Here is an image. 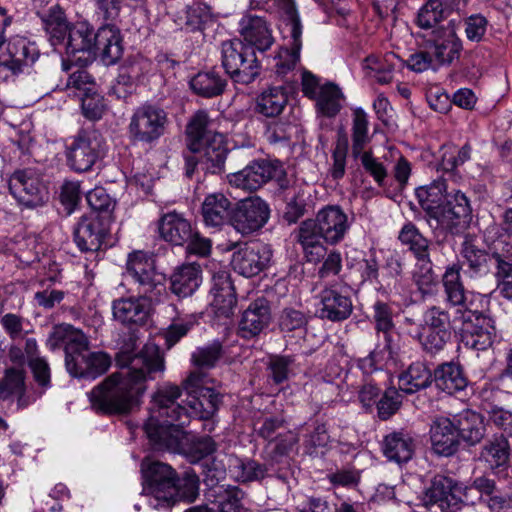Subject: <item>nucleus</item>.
<instances>
[{
    "instance_id": "nucleus-1",
    "label": "nucleus",
    "mask_w": 512,
    "mask_h": 512,
    "mask_svg": "<svg viewBox=\"0 0 512 512\" xmlns=\"http://www.w3.org/2000/svg\"><path fill=\"white\" fill-rule=\"evenodd\" d=\"M208 375L194 370L183 380L182 388L164 384L153 395L152 415L144 424V431L156 451H179L183 428L190 416L200 420L212 419L223 405L224 394L206 386Z\"/></svg>"
},
{
    "instance_id": "nucleus-2",
    "label": "nucleus",
    "mask_w": 512,
    "mask_h": 512,
    "mask_svg": "<svg viewBox=\"0 0 512 512\" xmlns=\"http://www.w3.org/2000/svg\"><path fill=\"white\" fill-rule=\"evenodd\" d=\"M126 367L106 376L87 393L92 410L102 416H126L138 410L147 389V380L165 369L158 346L146 344Z\"/></svg>"
},
{
    "instance_id": "nucleus-3",
    "label": "nucleus",
    "mask_w": 512,
    "mask_h": 512,
    "mask_svg": "<svg viewBox=\"0 0 512 512\" xmlns=\"http://www.w3.org/2000/svg\"><path fill=\"white\" fill-rule=\"evenodd\" d=\"M512 208L506 209L504 222L488 230L487 248L481 247L476 234L463 233L460 245L462 266L470 277H483L492 272L496 288L493 293L512 299Z\"/></svg>"
},
{
    "instance_id": "nucleus-4",
    "label": "nucleus",
    "mask_w": 512,
    "mask_h": 512,
    "mask_svg": "<svg viewBox=\"0 0 512 512\" xmlns=\"http://www.w3.org/2000/svg\"><path fill=\"white\" fill-rule=\"evenodd\" d=\"M415 196L431 228L451 236H461L469 228L472 221L470 200L458 189L448 191L445 179L438 178L416 188Z\"/></svg>"
},
{
    "instance_id": "nucleus-5",
    "label": "nucleus",
    "mask_w": 512,
    "mask_h": 512,
    "mask_svg": "<svg viewBox=\"0 0 512 512\" xmlns=\"http://www.w3.org/2000/svg\"><path fill=\"white\" fill-rule=\"evenodd\" d=\"M143 490L153 496L156 509H170L179 502L192 503L199 496L198 473L189 468L181 475L167 463L143 460Z\"/></svg>"
},
{
    "instance_id": "nucleus-6",
    "label": "nucleus",
    "mask_w": 512,
    "mask_h": 512,
    "mask_svg": "<svg viewBox=\"0 0 512 512\" xmlns=\"http://www.w3.org/2000/svg\"><path fill=\"white\" fill-rule=\"evenodd\" d=\"M48 343L52 349L64 346L66 370L73 378L92 381L111 367V356L103 351H91L86 335L71 324L55 325Z\"/></svg>"
},
{
    "instance_id": "nucleus-7",
    "label": "nucleus",
    "mask_w": 512,
    "mask_h": 512,
    "mask_svg": "<svg viewBox=\"0 0 512 512\" xmlns=\"http://www.w3.org/2000/svg\"><path fill=\"white\" fill-rule=\"evenodd\" d=\"M66 54L75 57L77 53L99 56L104 65L116 64L123 55V37L120 29L113 26H100L95 31L88 21H76L71 24L63 44Z\"/></svg>"
},
{
    "instance_id": "nucleus-8",
    "label": "nucleus",
    "mask_w": 512,
    "mask_h": 512,
    "mask_svg": "<svg viewBox=\"0 0 512 512\" xmlns=\"http://www.w3.org/2000/svg\"><path fill=\"white\" fill-rule=\"evenodd\" d=\"M221 65L234 84L249 85L261 73L255 50L239 38L222 42Z\"/></svg>"
},
{
    "instance_id": "nucleus-9",
    "label": "nucleus",
    "mask_w": 512,
    "mask_h": 512,
    "mask_svg": "<svg viewBox=\"0 0 512 512\" xmlns=\"http://www.w3.org/2000/svg\"><path fill=\"white\" fill-rule=\"evenodd\" d=\"M104 153L105 140L102 133L93 125L83 126L66 146V164L76 173L89 172L103 158Z\"/></svg>"
},
{
    "instance_id": "nucleus-10",
    "label": "nucleus",
    "mask_w": 512,
    "mask_h": 512,
    "mask_svg": "<svg viewBox=\"0 0 512 512\" xmlns=\"http://www.w3.org/2000/svg\"><path fill=\"white\" fill-rule=\"evenodd\" d=\"M228 153L224 135L215 134L210 140L200 144V147H195V151L193 148L183 151L184 175L188 179H192L198 171L220 175L225 171Z\"/></svg>"
},
{
    "instance_id": "nucleus-11",
    "label": "nucleus",
    "mask_w": 512,
    "mask_h": 512,
    "mask_svg": "<svg viewBox=\"0 0 512 512\" xmlns=\"http://www.w3.org/2000/svg\"><path fill=\"white\" fill-rule=\"evenodd\" d=\"M167 112L151 103H144L133 112L128 125V138L133 145H152L166 132Z\"/></svg>"
},
{
    "instance_id": "nucleus-12",
    "label": "nucleus",
    "mask_w": 512,
    "mask_h": 512,
    "mask_svg": "<svg viewBox=\"0 0 512 512\" xmlns=\"http://www.w3.org/2000/svg\"><path fill=\"white\" fill-rule=\"evenodd\" d=\"M272 180L276 181L280 191H286L290 186L287 172L279 160H253L230 176L232 184L250 192L258 190Z\"/></svg>"
},
{
    "instance_id": "nucleus-13",
    "label": "nucleus",
    "mask_w": 512,
    "mask_h": 512,
    "mask_svg": "<svg viewBox=\"0 0 512 512\" xmlns=\"http://www.w3.org/2000/svg\"><path fill=\"white\" fill-rule=\"evenodd\" d=\"M228 470L231 478L242 485L262 484L271 478H276L285 484L289 480V470L276 467L273 461L259 462L254 458L239 457L235 454L228 457Z\"/></svg>"
},
{
    "instance_id": "nucleus-14",
    "label": "nucleus",
    "mask_w": 512,
    "mask_h": 512,
    "mask_svg": "<svg viewBox=\"0 0 512 512\" xmlns=\"http://www.w3.org/2000/svg\"><path fill=\"white\" fill-rule=\"evenodd\" d=\"M105 217L82 215L73 227V242L82 253H98L112 246L111 225Z\"/></svg>"
},
{
    "instance_id": "nucleus-15",
    "label": "nucleus",
    "mask_w": 512,
    "mask_h": 512,
    "mask_svg": "<svg viewBox=\"0 0 512 512\" xmlns=\"http://www.w3.org/2000/svg\"><path fill=\"white\" fill-rule=\"evenodd\" d=\"M495 335L494 321L490 316L472 309L462 313L459 339L464 347L484 351L491 347Z\"/></svg>"
},
{
    "instance_id": "nucleus-16",
    "label": "nucleus",
    "mask_w": 512,
    "mask_h": 512,
    "mask_svg": "<svg viewBox=\"0 0 512 512\" xmlns=\"http://www.w3.org/2000/svg\"><path fill=\"white\" fill-rule=\"evenodd\" d=\"M300 226L330 245L341 242L350 227L347 215L338 205H328L320 209L315 219H306Z\"/></svg>"
},
{
    "instance_id": "nucleus-17",
    "label": "nucleus",
    "mask_w": 512,
    "mask_h": 512,
    "mask_svg": "<svg viewBox=\"0 0 512 512\" xmlns=\"http://www.w3.org/2000/svg\"><path fill=\"white\" fill-rule=\"evenodd\" d=\"M8 188L18 204L26 208L41 207L49 199L48 188L31 169L14 171L9 177Z\"/></svg>"
},
{
    "instance_id": "nucleus-18",
    "label": "nucleus",
    "mask_w": 512,
    "mask_h": 512,
    "mask_svg": "<svg viewBox=\"0 0 512 512\" xmlns=\"http://www.w3.org/2000/svg\"><path fill=\"white\" fill-rule=\"evenodd\" d=\"M126 271L145 294L161 295L166 287V276L155 269V260L152 255L143 251H133L128 254Z\"/></svg>"
},
{
    "instance_id": "nucleus-19",
    "label": "nucleus",
    "mask_w": 512,
    "mask_h": 512,
    "mask_svg": "<svg viewBox=\"0 0 512 512\" xmlns=\"http://www.w3.org/2000/svg\"><path fill=\"white\" fill-rule=\"evenodd\" d=\"M269 204L258 196L240 200L231 214V225L242 235L261 230L270 218Z\"/></svg>"
},
{
    "instance_id": "nucleus-20",
    "label": "nucleus",
    "mask_w": 512,
    "mask_h": 512,
    "mask_svg": "<svg viewBox=\"0 0 512 512\" xmlns=\"http://www.w3.org/2000/svg\"><path fill=\"white\" fill-rule=\"evenodd\" d=\"M5 49L0 51V73L9 70L17 76L31 67L40 56L35 42L23 36H13L7 39Z\"/></svg>"
},
{
    "instance_id": "nucleus-21",
    "label": "nucleus",
    "mask_w": 512,
    "mask_h": 512,
    "mask_svg": "<svg viewBox=\"0 0 512 512\" xmlns=\"http://www.w3.org/2000/svg\"><path fill=\"white\" fill-rule=\"evenodd\" d=\"M425 503L437 504L444 512H456L468 500V489L451 477L436 475L425 490Z\"/></svg>"
},
{
    "instance_id": "nucleus-22",
    "label": "nucleus",
    "mask_w": 512,
    "mask_h": 512,
    "mask_svg": "<svg viewBox=\"0 0 512 512\" xmlns=\"http://www.w3.org/2000/svg\"><path fill=\"white\" fill-rule=\"evenodd\" d=\"M273 250L262 241H250L239 246L232 255L231 265L235 272L250 278L266 269L272 259Z\"/></svg>"
},
{
    "instance_id": "nucleus-23",
    "label": "nucleus",
    "mask_w": 512,
    "mask_h": 512,
    "mask_svg": "<svg viewBox=\"0 0 512 512\" xmlns=\"http://www.w3.org/2000/svg\"><path fill=\"white\" fill-rule=\"evenodd\" d=\"M353 310V300L347 289L331 286L320 291L316 315L321 320L340 323L349 319Z\"/></svg>"
},
{
    "instance_id": "nucleus-24",
    "label": "nucleus",
    "mask_w": 512,
    "mask_h": 512,
    "mask_svg": "<svg viewBox=\"0 0 512 512\" xmlns=\"http://www.w3.org/2000/svg\"><path fill=\"white\" fill-rule=\"evenodd\" d=\"M425 47L433 49V56L439 66H450L458 60L463 44L456 33L453 21H450L447 26L434 29L430 38L425 41Z\"/></svg>"
},
{
    "instance_id": "nucleus-25",
    "label": "nucleus",
    "mask_w": 512,
    "mask_h": 512,
    "mask_svg": "<svg viewBox=\"0 0 512 512\" xmlns=\"http://www.w3.org/2000/svg\"><path fill=\"white\" fill-rule=\"evenodd\" d=\"M271 321V302L265 297H258L242 312L237 333L241 338L251 340L266 330Z\"/></svg>"
},
{
    "instance_id": "nucleus-26",
    "label": "nucleus",
    "mask_w": 512,
    "mask_h": 512,
    "mask_svg": "<svg viewBox=\"0 0 512 512\" xmlns=\"http://www.w3.org/2000/svg\"><path fill=\"white\" fill-rule=\"evenodd\" d=\"M507 365L506 368L494 379L495 385L492 390L493 402L484 403L483 408L489 415V419L495 426L502 429L504 434L512 432L510 426L512 425V412L505 410L500 405L501 397L509 391L506 390L507 385L505 380L512 375V349H509L506 354Z\"/></svg>"
},
{
    "instance_id": "nucleus-27",
    "label": "nucleus",
    "mask_w": 512,
    "mask_h": 512,
    "mask_svg": "<svg viewBox=\"0 0 512 512\" xmlns=\"http://www.w3.org/2000/svg\"><path fill=\"white\" fill-rule=\"evenodd\" d=\"M238 31L241 40L259 52L269 50L275 42L271 24L264 16L245 13L239 21Z\"/></svg>"
},
{
    "instance_id": "nucleus-28",
    "label": "nucleus",
    "mask_w": 512,
    "mask_h": 512,
    "mask_svg": "<svg viewBox=\"0 0 512 512\" xmlns=\"http://www.w3.org/2000/svg\"><path fill=\"white\" fill-rule=\"evenodd\" d=\"M152 302L147 296L119 298L112 302L116 321L125 326H143L151 315Z\"/></svg>"
},
{
    "instance_id": "nucleus-29",
    "label": "nucleus",
    "mask_w": 512,
    "mask_h": 512,
    "mask_svg": "<svg viewBox=\"0 0 512 512\" xmlns=\"http://www.w3.org/2000/svg\"><path fill=\"white\" fill-rule=\"evenodd\" d=\"M210 294L211 305L218 316L229 318L237 305V294L229 272L220 270L213 273Z\"/></svg>"
},
{
    "instance_id": "nucleus-30",
    "label": "nucleus",
    "mask_w": 512,
    "mask_h": 512,
    "mask_svg": "<svg viewBox=\"0 0 512 512\" xmlns=\"http://www.w3.org/2000/svg\"><path fill=\"white\" fill-rule=\"evenodd\" d=\"M430 441L432 451L441 457L455 455L462 444L450 417H438L433 421Z\"/></svg>"
},
{
    "instance_id": "nucleus-31",
    "label": "nucleus",
    "mask_w": 512,
    "mask_h": 512,
    "mask_svg": "<svg viewBox=\"0 0 512 512\" xmlns=\"http://www.w3.org/2000/svg\"><path fill=\"white\" fill-rule=\"evenodd\" d=\"M435 388L447 395H455L464 391L469 380L463 365L459 361H447L434 368Z\"/></svg>"
},
{
    "instance_id": "nucleus-32",
    "label": "nucleus",
    "mask_w": 512,
    "mask_h": 512,
    "mask_svg": "<svg viewBox=\"0 0 512 512\" xmlns=\"http://www.w3.org/2000/svg\"><path fill=\"white\" fill-rule=\"evenodd\" d=\"M512 432L507 434H494L493 437L482 447L480 458L487 462L494 473L499 477L508 476L510 460L509 437Z\"/></svg>"
},
{
    "instance_id": "nucleus-33",
    "label": "nucleus",
    "mask_w": 512,
    "mask_h": 512,
    "mask_svg": "<svg viewBox=\"0 0 512 512\" xmlns=\"http://www.w3.org/2000/svg\"><path fill=\"white\" fill-rule=\"evenodd\" d=\"M202 283V269L198 263H184L175 267L169 276V289L178 298L192 296Z\"/></svg>"
},
{
    "instance_id": "nucleus-34",
    "label": "nucleus",
    "mask_w": 512,
    "mask_h": 512,
    "mask_svg": "<svg viewBox=\"0 0 512 512\" xmlns=\"http://www.w3.org/2000/svg\"><path fill=\"white\" fill-rule=\"evenodd\" d=\"M160 237L173 246H184L193 236L191 222L176 211L163 214L158 220Z\"/></svg>"
},
{
    "instance_id": "nucleus-35",
    "label": "nucleus",
    "mask_w": 512,
    "mask_h": 512,
    "mask_svg": "<svg viewBox=\"0 0 512 512\" xmlns=\"http://www.w3.org/2000/svg\"><path fill=\"white\" fill-rule=\"evenodd\" d=\"M457 430L459 439L468 446H475L482 441L486 434L484 418L481 414L465 409L450 416Z\"/></svg>"
},
{
    "instance_id": "nucleus-36",
    "label": "nucleus",
    "mask_w": 512,
    "mask_h": 512,
    "mask_svg": "<svg viewBox=\"0 0 512 512\" xmlns=\"http://www.w3.org/2000/svg\"><path fill=\"white\" fill-rule=\"evenodd\" d=\"M415 440L406 431H393L384 436L381 442L383 455L399 465L409 462L415 453Z\"/></svg>"
},
{
    "instance_id": "nucleus-37",
    "label": "nucleus",
    "mask_w": 512,
    "mask_h": 512,
    "mask_svg": "<svg viewBox=\"0 0 512 512\" xmlns=\"http://www.w3.org/2000/svg\"><path fill=\"white\" fill-rule=\"evenodd\" d=\"M228 86L227 76L216 70L215 67L196 73L189 80L191 91L205 99L222 96Z\"/></svg>"
},
{
    "instance_id": "nucleus-38",
    "label": "nucleus",
    "mask_w": 512,
    "mask_h": 512,
    "mask_svg": "<svg viewBox=\"0 0 512 512\" xmlns=\"http://www.w3.org/2000/svg\"><path fill=\"white\" fill-rule=\"evenodd\" d=\"M434 382V369L425 361L412 362L398 376L399 390L407 395L415 394L430 387Z\"/></svg>"
},
{
    "instance_id": "nucleus-39",
    "label": "nucleus",
    "mask_w": 512,
    "mask_h": 512,
    "mask_svg": "<svg viewBox=\"0 0 512 512\" xmlns=\"http://www.w3.org/2000/svg\"><path fill=\"white\" fill-rule=\"evenodd\" d=\"M233 203L222 193H213L205 197L201 214L203 222L209 227H221L225 223L231 224Z\"/></svg>"
},
{
    "instance_id": "nucleus-40",
    "label": "nucleus",
    "mask_w": 512,
    "mask_h": 512,
    "mask_svg": "<svg viewBox=\"0 0 512 512\" xmlns=\"http://www.w3.org/2000/svg\"><path fill=\"white\" fill-rule=\"evenodd\" d=\"M460 271L461 265L459 263L447 266L442 276V282L447 303L459 307V311L465 312L471 308L467 301L468 291L464 287Z\"/></svg>"
},
{
    "instance_id": "nucleus-41",
    "label": "nucleus",
    "mask_w": 512,
    "mask_h": 512,
    "mask_svg": "<svg viewBox=\"0 0 512 512\" xmlns=\"http://www.w3.org/2000/svg\"><path fill=\"white\" fill-rule=\"evenodd\" d=\"M180 29L186 33H203L210 28L214 22L212 9L204 2H193L184 11V16L179 17Z\"/></svg>"
},
{
    "instance_id": "nucleus-42",
    "label": "nucleus",
    "mask_w": 512,
    "mask_h": 512,
    "mask_svg": "<svg viewBox=\"0 0 512 512\" xmlns=\"http://www.w3.org/2000/svg\"><path fill=\"white\" fill-rule=\"evenodd\" d=\"M55 10L45 11L41 14L42 27L53 47L63 46L71 24L66 16L65 10L60 5L53 6Z\"/></svg>"
},
{
    "instance_id": "nucleus-43",
    "label": "nucleus",
    "mask_w": 512,
    "mask_h": 512,
    "mask_svg": "<svg viewBox=\"0 0 512 512\" xmlns=\"http://www.w3.org/2000/svg\"><path fill=\"white\" fill-rule=\"evenodd\" d=\"M288 39V44L279 47L273 56V68L278 76H285L293 71L300 61L302 49V35H282Z\"/></svg>"
},
{
    "instance_id": "nucleus-44",
    "label": "nucleus",
    "mask_w": 512,
    "mask_h": 512,
    "mask_svg": "<svg viewBox=\"0 0 512 512\" xmlns=\"http://www.w3.org/2000/svg\"><path fill=\"white\" fill-rule=\"evenodd\" d=\"M205 496L218 512H241L244 492L238 486L227 485L207 489Z\"/></svg>"
},
{
    "instance_id": "nucleus-45",
    "label": "nucleus",
    "mask_w": 512,
    "mask_h": 512,
    "mask_svg": "<svg viewBox=\"0 0 512 512\" xmlns=\"http://www.w3.org/2000/svg\"><path fill=\"white\" fill-rule=\"evenodd\" d=\"M211 122L206 110L201 109L193 114L186 126L185 150L193 148V151H195V147H200V144L210 140L215 134H219L209 129Z\"/></svg>"
},
{
    "instance_id": "nucleus-46",
    "label": "nucleus",
    "mask_w": 512,
    "mask_h": 512,
    "mask_svg": "<svg viewBox=\"0 0 512 512\" xmlns=\"http://www.w3.org/2000/svg\"><path fill=\"white\" fill-rule=\"evenodd\" d=\"M288 103L287 91L282 86L269 87L256 99V112L274 118L279 116Z\"/></svg>"
},
{
    "instance_id": "nucleus-47",
    "label": "nucleus",
    "mask_w": 512,
    "mask_h": 512,
    "mask_svg": "<svg viewBox=\"0 0 512 512\" xmlns=\"http://www.w3.org/2000/svg\"><path fill=\"white\" fill-rule=\"evenodd\" d=\"M454 7V2L450 0H427L418 12L416 23L422 29L433 28L446 19Z\"/></svg>"
},
{
    "instance_id": "nucleus-48",
    "label": "nucleus",
    "mask_w": 512,
    "mask_h": 512,
    "mask_svg": "<svg viewBox=\"0 0 512 512\" xmlns=\"http://www.w3.org/2000/svg\"><path fill=\"white\" fill-rule=\"evenodd\" d=\"M399 241L409 247L417 261L430 259L431 241L427 239L412 222L403 225L398 236Z\"/></svg>"
},
{
    "instance_id": "nucleus-49",
    "label": "nucleus",
    "mask_w": 512,
    "mask_h": 512,
    "mask_svg": "<svg viewBox=\"0 0 512 512\" xmlns=\"http://www.w3.org/2000/svg\"><path fill=\"white\" fill-rule=\"evenodd\" d=\"M310 316L307 312L294 307H284L278 315L277 326L285 336L306 332Z\"/></svg>"
},
{
    "instance_id": "nucleus-50",
    "label": "nucleus",
    "mask_w": 512,
    "mask_h": 512,
    "mask_svg": "<svg viewBox=\"0 0 512 512\" xmlns=\"http://www.w3.org/2000/svg\"><path fill=\"white\" fill-rule=\"evenodd\" d=\"M81 115L89 122L100 121L108 111L105 97L96 90L88 89L87 92L78 93Z\"/></svg>"
},
{
    "instance_id": "nucleus-51",
    "label": "nucleus",
    "mask_w": 512,
    "mask_h": 512,
    "mask_svg": "<svg viewBox=\"0 0 512 512\" xmlns=\"http://www.w3.org/2000/svg\"><path fill=\"white\" fill-rule=\"evenodd\" d=\"M344 95L338 85L328 82L320 87L316 102L317 111L323 116L334 118L342 109Z\"/></svg>"
},
{
    "instance_id": "nucleus-52",
    "label": "nucleus",
    "mask_w": 512,
    "mask_h": 512,
    "mask_svg": "<svg viewBox=\"0 0 512 512\" xmlns=\"http://www.w3.org/2000/svg\"><path fill=\"white\" fill-rule=\"evenodd\" d=\"M412 280L422 298L435 294L438 279L433 270L431 258L417 261Z\"/></svg>"
},
{
    "instance_id": "nucleus-53",
    "label": "nucleus",
    "mask_w": 512,
    "mask_h": 512,
    "mask_svg": "<svg viewBox=\"0 0 512 512\" xmlns=\"http://www.w3.org/2000/svg\"><path fill=\"white\" fill-rule=\"evenodd\" d=\"M86 200L91 208L88 215H93L98 218H106L110 222L114 221L113 211L116 202L110 197L103 187H95L86 193Z\"/></svg>"
},
{
    "instance_id": "nucleus-54",
    "label": "nucleus",
    "mask_w": 512,
    "mask_h": 512,
    "mask_svg": "<svg viewBox=\"0 0 512 512\" xmlns=\"http://www.w3.org/2000/svg\"><path fill=\"white\" fill-rule=\"evenodd\" d=\"M330 436L326 423L316 419L307 424L306 433L303 435V449L308 455H317L319 448L328 445Z\"/></svg>"
},
{
    "instance_id": "nucleus-55",
    "label": "nucleus",
    "mask_w": 512,
    "mask_h": 512,
    "mask_svg": "<svg viewBox=\"0 0 512 512\" xmlns=\"http://www.w3.org/2000/svg\"><path fill=\"white\" fill-rule=\"evenodd\" d=\"M282 35H302L303 25L294 0H278Z\"/></svg>"
},
{
    "instance_id": "nucleus-56",
    "label": "nucleus",
    "mask_w": 512,
    "mask_h": 512,
    "mask_svg": "<svg viewBox=\"0 0 512 512\" xmlns=\"http://www.w3.org/2000/svg\"><path fill=\"white\" fill-rule=\"evenodd\" d=\"M94 15L102 21V26H113L119 29L117 23L121 20L126 0H91Z\"/></svg>"
},
{
    "instance_id": "nucleus-57",
    "label": "nucleus",
    "mask_w": 512,
    "mask_h": 512,
    "mask_svg": "<svg viewBox=\"0 0 512 512\" xmlns=\"http://www.w3.org/2000/svg\"><path fill=\"white\" fill-rule=\"evenodd\" d=\"M453 330L419 331L418 341L422 351L429 356H436L443 352L451 342Z\"/></svg>"
},
{
    "instance_id": "nucleus-58",
    "label": "nucleus",
    "mask_w": 512,
    "mask_h": 512,
    "mask_svg": "<svg viewBox=\"0 0 512 512\" xmlns=\"http://www.w3.org/2000/svg\"><path fill=\"white\" fill-rule=\"evenodd\" d=\"M294 356L291 355H271L266 363L267 380L274 385H281L288 381L294 364Z\"/></svg>"
},
{
    "instance_id": "nucleus-59",
    "label": "nucleus",
    "mask_w": 512,
    "mask_h": 512,
    "mask_svg": "<svg viewBox=\"0 0 512 512\" xmlns=\"http://www.w3.org/2000/svg\"><path fill=\"white\" fill-rule=\"evenodd\" d=\"M369 140L367 114L358 107L353 111L352 122V155L355 159H358Z\"/></svg>"
},
{
    "instance_id": "nucleus-60",
    "label": "nucleus",
    "mask_w": 512,
    "mask_h": 512,
    "mask_svg": "<svg viewBox=\"0 0 512 512\" xmlns=\"http://www.w3.org/2000/svg\"><path fill=\"white\" fill-rule=\"evenodd\" d=\"M223 355V346L220 341L215 340L203 347H197L191 354V362L197 367L198 371L202 369H211Z\"/></svg>"
},
{
    "instance_id": "nucleus-61",
    "label": "nucleus",
    "mask_w": 512,
    "mask_h": 512,
    "mask_svg": "<svg viewBox=\"0 0 512 512\" xmlns=\"http://www.w3.org/2000/svg\"><path fill=\"white\" fill-rule=\"evenodd\" d=\"M26 372L23 368H7L0 381V400L5 401L18 392L26 390Z\"/></svg>"
},
{
    "instance_id": "nucleus-62",
    "label": "nucleus",
    "mask_w": 512,
    "mask_h": 512,
    "mask_svg": "<svg viewBox=\"0 0 512 512\" xmlns=\"http://www.w3.org/2000/svg\"><path fill=\"white\" fill-rule=\"evenodd\" d=\"M399 391L400 390L393 386L388 387L383 391L377 405L375 406L377 417L381 421L391 419L400 410L403 397Z\"/></svg>"
},
{
    "instance_id": "nucleus-63",
    "label": "nucleus",
    "mask_w": 512,
    "mask_h": 512,
    "mask_svg": "<svg viewBox=\"0 0 512 512\" xmlns=\"http://www.w3.org/2000/svg\"><path fill=\"white\" fill-rule=\"evenodd\" d=\"M297 239L303 248L305 258L308 262L317 263L324 258L326 248L320 242L321 237L299 226Z\"/></svg>"
},
{
    "instance_id": "nucleus-64",
    "label": "nucleus",
    "mask_w": 512,
    "mask_h": 512,
    "mask_svg": "<svg viewBox=\"0 0 512 512\" xmlns=\"http://www.w3.org/2000/svg\"><path fill=\"white\" fill-rule=\"evenodd\" d=\"M200 473L207 489L221 487L219 483L226 478L227 470L223 460L217 457L203 460L199 463Z\"/></svg>"
}]
</instances>
